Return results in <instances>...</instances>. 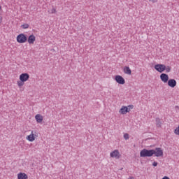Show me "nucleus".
<instances>
[{
	"label": "nucleus",
	"mask_w": 179,
	"mask_h": 179,
	"mask_svg": "<svg viewBox=\"0 0 179 179\" xmlns=\"http://www.w3.org/2000/svg\"><path fill=\"white\" fill-rule=\"evenodd\" d=\"M51 13H57V10L55 8H52L51 10Z\"/></svg>",
	"instance_id": "4be33fe9"
},
{
	"label": "nucleus",
	"mask_w": 179,
	"mask_h": 179,
	"mask_svg": "<svg viewBox=\"0 0 179 179\" xmlns=\"http://www.w3.org/2000/svg\"><path fill=\"white\" fill-rule=\"evenodd\" d=\"M22 29H29V24H24L22 25Z\"/></svg>",
	"instance_id": "6ab92c4d"
},
{
	"label": "nucleus",
	"mask_w": 179,
	"mask_h": 179,
	"mask_svg": "<svg viewBox=\"0 0 179 179\" xmlns=\"http://www.w3.org/2000/svg\"><path fill=\"white\" fill-rule=\"evenodd\" d=\"M134 108V105H129L128 106H122V108L120 109L119 113L120 114H122V115H124V114H127V113H129L131 110Z\"/></svg>",
	"instance_id": "f03ea898"
},
{
	"label": "nucleus",
	"mask_w": 179,
	"mask_h": 179,
	"mask_svg": "<svg viewBox=\"0 0 179 179\" xmlns=\"http://www.w3.org/2000/svg\"><path fill=\"white\" fill-rule=\"evenodd\" d=\"M156 125L158 128L162 127V122L160 121V118H156Z\"/></svg>",
	"instance_id": "dca6fc26"
},
{
	"label": "nucleus",
	"mask_w": 179,
	"mask_h": 179,
	"mask_svg": "<svg viewBox=\"0 0 179 179\" xmlns=\"http://www.w3.org/2000/svg\"><path fill=\"white\" fill-rule=\"evenodd\" d=\"M153 155H155L156 157H162L163 156V150L160 148H156L155 150H154Z\"/></svg>",
	"instance_id": "0eeeda50"
},
{
	"label": "nucleus",
	"mask_w": 179,
	"mask_h": 179,
	"mask_svg": "<svg viewBox=\"0 0 179 179\" xmlns=\"http://www.w3.org/2000/svg\"><path fill=\"white\" fill-rule=\"evenodd\" d=\"M152 166H153L154 167L157 166V162H154L152 163Z\"/></svg>",
	"instance_id": "5701e85b"
},
{
	"label": "nucleus",
	"mask_w": 179,
	"mask_h": 179,
	"mask_svg": "<svg viewBox=\"0 0 179 179\" xmlns=\"http://www.w3.org/2000/svg\"><path fill=\"white\" fill-rule=\"evenodd\" d=\"M110 157L118 159L121 157V154L118 150H115L110 153Z\"/></svg>",
	"instance_id": "423d86ee"
},
{
	"label": "nucleus",
	"mask_w": 179,
	"mask_h": 179,
	"mask_svg": "<svg viewBox=\"0 0 179 179\" xmlns=\"http://www.w3.org/2000/svg\"><path fill=\"white\" fill-rule=\"evenodd\" d=\"M30 78V76L27 73H24L20 74V80L22 82H27Z\"/></svg>",
	"instance_id": "1a4fd4ad"
},
{
	"label": "nucleus",
	"mask_w": 179,
	"mask_h": 179,
	"mask_svg": "<svg viewBox=\"0 0 179 179\" xmlns=\"http://www.w3.org/2000/svg\"><path fill=\"white\" fill-rule=\"evenodd\" d=\"M155 153V150L143 149L140 152L141 157H152Z\"/></svg>",
	"instance_id": "f257e3e1"
},
{
	"label": "nucleus",
	"mask_w": 179,
	"mask_h": 179,
	"mask_svg": "<svg viewBox=\"0 0 179 179\" xmlns=\"http://www.w3.org/2000/svg\"><path fill=\"white\" fill-rule=\"evenodd\" d=\"M27 41V37L24 34H20L17 36V42L23 44Z\"/></svg>",
	"instance_id": "7ed1b4c3"
},
{
	"label": "nucleus",
	"mask_w": 179,
	"mask_h": 179,
	"mask_svg": "<svg viewBox=\"0 0 179 179\" xmlns=\"http://www.w3.org/2000/svg\"><path fill=\"white\" fill-rule=\"evenodd\" d=\"M115 80L119 85H125V79H124L123 77L120 75H117L115 77Z\"/></svg>",
	"instance_id": "6e6552de"
},
{
	"label": "nucleus",
	"mask_w": 179,
	"mask_h": 179,
	"mask_svg": "<svg viewBox=\"0 0 179 179\" xmlns=\"http://www.w3.org/2000/svg\"><path fill=\"white\" fill-rule=\"evenodd\" d=\"M27 41L29 44H34V41H36V36L34 35H30L28 37Z\"/></svg>",
	"instance_id": "ddd939ff"
},
{
	"label": "nucleus",
	"mask_w": 179,
	"mask_h": 179,
	"mask_svg": "<svg viewBox=\"0 0 179 179\" xmlns=\"http://www.w3.org/2000/svg\"><path fill=\"white\" fill-rule=\"evenodd\" d=\"M36 136H37L36 131H31V134L26 137V139L29 141V142H34V141H36Z\"/></svg>",
	"instance_id": "39448f33"
},
{
	"label": "nucleus",
	"mask_w": 179,
	"mask_h": 179,
	"mask_svg": "<svg viewBox=\"0 0 179 179\" xmlns=\"http://www.w3.org/2000/svg\"><path fill=\"white\" fill-rule=\"evenodd\" d=\"M165 71L167 73L171 72V67L170 66H165Z\"/></svg>",
	"instance_id": "a211bd4d"
},
{
	"label": "nucleus",
	"mask_w": 179,
	"mask_h": 179,
	"mask_svg": "<svg viewBox=\"0 0 179 179\" xmlns=\"http://www.w3.org/2000/svg\"><path fill=\"white\" fill-rule=\"evenodd\" d=\"M175 108H176V110H179V106H176Z\"/></svg>",
	"instance_id": "b1692460"
},
{
	"label": "nucleus",
	"mask_w": 179,
	"mask_h": 179,
	"mask_svg": "<svg viewBox=\"0 0 179 179\" xmlns=\"http://www.w3.org/2000/svg\"><path fill=\"white\" fill-rule=\"evenodd\" d=\"M176 135H179V125L174 131Z\"/></svg>",
	"instance_id": "aec40b11"
},
{
	"label": "nucleus",
	"mask_w": 179,
	"mask_h": 179,
	"mask_svg": "<svg viewBox=\"0 0 179 179\" xmlns=\"http://www.w3.org/2000/svg\"><path fill=\"white\" fill-rule=\"evenodd\" d=\"M167 83L168 86H169V87H171L172 89L177 86V81L175 79H169Z\"/></svg>",
	"instance_id": "9d476101"
},
{
	"label": "nucleus",
	"mask_w": 179,
	"mask_h": 179,
	"mask_svg": "<svg viewBox=\"0 0 179 179\" xmlns=\"http://www.w3.org/2000/svg\"><path fill=\"white\" fill-rule=\"evenodd\" d=\"M43 119L44 118L43 117V115H41V114H37L35 115V120L36 122H38V124H41V122H43Z\"/></svg>",
	"instance_id": "f8f14e48"
},
{
	"label": "nucleus",
	"mask_w": 179,
	"mask_h": 179,
	"mask_svg": "<svg viewBox=\"0 0 179 179\" xmlns=\"http://www.w3.org/2000/svg\"><path fill=\"white\" fill-rule=\"evenodd\" d=\"M124 139H126V141L128 140V139H129V134H124Z\"/></svg>",
	"instance_id": "412c9836"
},
{
	"label": "nucleus",
	"mask_w": 179,
	"mask_h": 179,
	"mask_svg": "<svg viewBox=\"0 0 179 179\" xmlns=\"http://www.w3.org/2000/svg\"><path fill=\"white\" fill-rule=\"evenodd\" d=\"M123 72L124 73H125L126 75H131V69H129V66H125L123 69Z\"/></svg>",
	"instance_id": "2eb2a0df"
},
{
	"label": "nucleus",
	"mask_w": 179,
	"mask_h": 179,
	"mask_svg": "<svg viewBox=\"0 0 179 179\" xmlns=\"http://www.w3.org/2000/svg\"><path fill=\"white\" fill-rule=\"evenodd\" d=\"M160 79L164 83H167L169 82V75L166 73H162L160 75Z\"/></svg>",
	"instance_id": "9b49d317"
},
{
	"label": "nucleus",
	"mask_w": 179,
	"mask_h": 179,
	"mask_svg": "<svg viewBox=\"0 0 179 179\" xmlns=\"http://www.w3.org/2000/svg\"><path fill=\"white\" fill-rule=\"evenodd\" d=\"M155 71H157V72H159V73H162L166 71V65L164 64H155L154 66Z\"/></svg>",
	"instance_id": "20e7f679"
},
{
	"label": "nucleus",
	"mask_w": 179,
	"mask_h": 179,
	"mask_svg": "<svg viewBox=\"0 0 179 179\" xmlns=\"http://www.w3.org/2000/svg\"><path fill=\"white\" fill-rule=\"evenodd\" d=\"M23 85H24V81H22V80L17 81V86L19 87H22V86H23Z\"/></svg>",
	"instance_id": "f3484780"
},
{
	"label": "nucleus",
	"mask_w": 179,
	"mask_h": 179,
	"mask_svg": "<svg viewBox=\"0 0 179 179\" xmlns=\"http://www.w3.org/2000/svg\"><path fill=\"white\" fill-rule=\"evenodd\" d=\"M0 10H1V6H0Z\"/></svg>",
	"instance_id": "393cba45"
},
{
	"label": "nucleus",
	"mask_w": 179,
	"mask_h": 179,
	"mask_svg": "<svg viewBox=\"0 0 179 179\" xmlns=\"http://www.w3.org/2000/svg\"><path fill=\"white\" fill-rule=\"evenodd\" d=\"M29 176L25 173L20 172L17 174V179H27Z\"/></svg>",
	"instance_id": "4468645a"
}]
</instances>
